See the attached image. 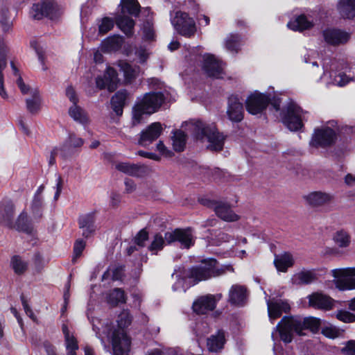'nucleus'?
Returning a JSON list of instances; mask_svg holds the SVG:
<instances>
[{"instance_id":"f257e3e1","label":"nucleus","mask_w":355,"mask_h":355,"mask_svg":"<svg viewBox=\"0 0 355 355\" xmlns=\"http://www.w3.org/2000/svg\"><path fill=\"white\" fill-rule=\"evenodd\" d=\"M132 320V317L130 311L124 309L117 317L116 327H110L107 323L102 322L98 318H93L91 322L93 330L102 343H104V340L101 332L110 336L113 355H128L131 342L126 334L125 329L131 324Z\"/></svg>"},{"instance_id":"f03ea898","label":"nucleus","mask_w":355,"mask_h":355,"mask_svg":"<svg viewBox=\"0 0 355 355\" xmlns=\"http://www.w3.org/2000/svg\"><path fill=\"white\" fill-rule=\"evenodd\" d=\"M321 324V320L314 317H308L300 319L294 317H284L272 331L271 337L274 341L273 351L275 355L279 349V345L276 343L275 336L278 334L280 340L285 343H289L293 340V332L298 335H304L303 330L310 329L311 331H317Z\"/></svg>"},{"instance_id":"7ed1b4c3","label":"nucleus","mask_w":355,"mask_h":355,"mask_svg":"<svg viewBox=\"0 0 355 355\" xmlns=\"http://www.w3.org/2000/svg\"><path fill=\"white\" fill-rule=\"evenodd\" d=\"M187 125L197 139L208 143L207 146L208 149L212 151H219L223 149L225 136L218 131L214 124L198 121L189 122Z\"/></svg>"},{"instance_id":"20e7f679","label":"nucleus","mask_w":355,"mask_h":355,"mask_svg":"<svg viewBox=\"0 0 355 355\" xmlns=\"http://www.w3.org/2000/svg\"><path fill=\"white\" fill-rule=\"evenodd\" d=\"M227 272H234V268L231 265L218 266L216 259H203L199 266L191 268L187 276L197 283L223 275Z\"/></svg>"},{"instance_id":"39448f33","label":"nucleus","mask_w":355,"mask_h":355,"mask_svg":"<svg viewBox=\"0 0 355 355\" xmlns=\"http://www.w3.org/2000/svg\"><path fill=\"white\" fill-rule=\"evenodd\" d=\"M164 241L168 243L178 241L181 246L184 248H189L194 243L193 236L190 229H177L173 232H166L164 238L159 234L155 235L148 248L149 250L154 254L157 253V251L163 248Z\"/></svg>"},{"instance_id":"423d86ee","label":"nucleus","mask_w":355,"mask_h":355,"mask_svg":"<svg viewBox=\"0 0 355 355\" xmlns=\"http://www.w3.org/2000/svg\"><path fill=\"white\" fill-rule=\"evenodd\" d=\"M164 100L161 92H151L145 94L139 100L132 110V123H140L144 115H150L157 111Z\"/></svg>"},{"instance_id":"0eeeda50","label":"nucleus","mask_w":355,"mask_h":355,"mask_svg":"<svg viewBox=\"0 0 355 355\" xmlns=\"http://www.w3.org/2000/svg\"><path fill=\"white\" fill-rule=\"evenodd\" d=\"M336 123L328 122L314 130L310 145L313 147H327L333 145L337 139Z\"/></svg>"},{"instance_id":"6e6552de","label":"nucleus","mask_w":355,"mask_h":355,"mask_svg":"<svg viewBox=\"0 0 355 355\" xmlns=\"http://www.w3.org/2000/svg\"><path fill=\"white\" fill-rule=\"evenodd\" d=\"M170 17L172 26L179 34L190 37L196 32V22L187 12L172 11Z\"/></svg>"},{"instance_id":"1a4fd4ad","label":"nucleus","mask_w":355,"mask_h":355,"mask_svg":"<svg viewBox=\"0 0 355 355\" xmlns=\"http://www.w3.org/2000/svg\"><path fill=\"white\" fill-rule=\"evenodd\" d=\"M309 112L304 111L295 103L288 104L282 121L291 131H297L302 127L303 121L307 120Z\"/></svg>"},{"instance_id":"9d476101","label":"nucleus","mask_w":355,"mask_h":355,"mask_svg":"<svg viewBox=\"0 0 355 355\" xmlns=\"http://www.w3.org/2000/svg\"><path fill=\"white\" fill-rule=\"evenodd\" d=\"M62 13V8L53 0H44L34 4L30 11L31 16L35 19H40L43 17L56 19Z\"/></svg>"},{"instance_id":"9b49d317","label":"nucleus","mask_w":355,"mask_h":355,"mask_svg":"<svg viewBox=\"0 0 355 355\" xmlns=\"http://www.w3.org/2000/svg\"><path fill=\"white\" fill-rule=\"evenodd\" d=\"M334 284L340 291L355 289V268L334 269L331 270Z\"/></svg>"},{"instance_id":"f8f14e48","label":"nucleus","mask_w":355,"mask_h":355,"mask_svg":"<svg viewBox=\"0 0 355 355\" xmlns=\"http://www.w3.org/2000/svg\"><path fill=\"white\" fill-rule=\"evenodd\" d=\"M200 203L213 209L218 218L227 222H234L239 219V215L234 212L229 205L223 202H216L208 198H202Z\"/></svg>"},{"instance_id":"ddd939ff","label":"nucleus","mask_w":355,"mask_h":355,"mask_svg":"<svg viewBox=\"0 0 355 355\" xmlns=\"http://www.w3.org/2000/svg\"><path fill=\"white\" fill-rule=\"evenodd\" d=\"M336 63L332 62L329 67L327 65L324 66L323 76L320 79L326 80L327 85H334L339 87H343L355 78L347 75L345 72L335 71Z\"/></svg>"},{"instance_id":"4468645a","label":"nucleus","mask_w":355,"mask_h":355,"mask_svg":"<svg viewBox=\"0 0 355 355\" xmlns=\"http://www.w3.org/2000/svg\"><path fill=\"white\" fill-rule=\"evenodd\" d=\"M302 199L311 207L319 208L331 205L334 200V196L329 192L318 190L304 195Z\"/></svg>"},{"instance_id":"2eb2a0df","label":"nucleus","mask_w":355,"mask_h":355,"mask_svg":"<svg viewBox=\"0 0 355 355\" xmlns=\"http://www.w3.org/2000/svg\"><path fill=\"white\" fill-rule=\"evenodd\" d=\"M200 58H202V67L207 76L216 78L223 77V63L215 55L205 53L198 57V59ZM195 59H197V57H195Z\"/></svg>"},{"instance_id":"dca6fc26","label":"nucleus","mask_w":355,"mask_h":355,"mask_svg":"<svg viewBox=\"0 0 355 355\" xmlns=\"http://www.w3.org/2000/svg\"><path fill=\"white\" fill-rule=\"evenodd\" d=\"M222 294H208L198 297L193 303L192 309L197 314H206L213 311L222 298Z\"/></svg>"},{"instance_id":"f3484780","label":"nucleus","mask_w":355,"mask_h":355,"mask_svg":"<svg viewBox=\"0 0 355 355\" xmlns=\"http://www.w3.org/2000/svg\"><path fill=\"white\" fill-rule=\"evenodd\" d=\"M270 100L268 95L255 91L246 99L247 111L252 114H257L266 109Z\"/></svg>"},{"instance_id":"a211bd4d","label":"nucleus","mask_w":355,"mask_h":355,"mask_svg":"<svg viewBox=\"0 0 355 355\" xmlns=\"http://www.w3.org/2000/svg\"><path fill=\"white\" fill-rule=\"evenodd\" d=\"M118 82L116 71L110 67H107L103 74L98 75L96 78V87L98 89H107L110 92L117 88Z\"/></svg>"},{"instance_id":"6ab92c4d","label":"nucleus","mask_w":355,"mask_h":355,"mask_svg":"<svg viewBox=\"0 0 355 355\" xmlns=\"http://www.w3.org/2000/svg\"><path fill=\"white\" fill-rule=\"evenodd\" d=\"M317 22L313 14H301L293 17L287 24L289 29L302 32L313 28Z\"/></svg>"},{"instance_id":"aec40b11","label":"nucleus","mask_w":355,"mask_h":355,"mask_svg":"<svg viewBox=\"0 0 355 355\" xmlns=\"http://www.w3.org/2000/svg\"><path fill=\"white\" fill-rule=\"evenodd\" d=\"M162 130L160 123H153L141 132L139 144L142 146L150 144L160 136Z\"/></svg>"},{"instance_id":"412c9836","label":"nucleus","mask_w":355,"mask_h":355,"mask_svg":"<svg viewBox=\"0 0 355 355\" xmlns=\"http://www.w3.org/2000/svg\"><path fill=\"white\" fill-rule=\"evenodd\" d=\"M8 51L9 49L5 40L0 37V96L4 99L8 98V95L4 88L3 75V70L7 66V55Z\"/></svg>"},{"instance_id":"4be33fe9","label":"nucleus","mask_w":355,"mask_h":355,"mask_svg":"<svg viewBox=\"0 0 355 355\" xmlns=\"http://www.w3.org/2000/svg\"><path fill=\"white\" fill-rule=\"evenodd\" d=\"M311 306L323 310H331L334 306L335 300L320 293H315L309 296Z\"/></svg>"},{"instance_id":"5701e85b","label":"nucleus","mask_w":355,"mask_h":355,"mask_svg":"<svg viewBox=\"0 0 355 355\" xmlns=\"http://www.w3.org/2000/svg\"><path fill=\"white\" fill-rule=\"evenodd\" d=\"M227 116L232 121L239 122L243 118V103L236 96H231L228 99Z\"/></svg>"},{"instance_id":"b1692460","label":"nucleus","mask_w":355,"mask_h":355,"mask_svg":"<svg viewBox=\"0 0 355 355\" xmlns=\"http://www.w3.org/2000/svg\"><path fill=\"white\" fill-rule=\"evenodd\" d=\"M268 313L270 320L272 322L274 320L279 318L284 312L290 309V306L286 301L282 300H267Z\"/></svg>"},{"instance_id":"393cba45","label":"nucleus","mask_w":355,"mask_h":355,"mask_svg":"<svg viewBox=\"0 0 355 355\" xmlns=\"http://www.w3.org/2000/svg\"><path fill=\"white\" fill-rule=\"evenodd\" d=\"M323 37L327 43L338 45L347 42L349 39V34L339 29L328 28L323 31Z\"/></svg>"},{"instance_id":"a878e982","label":"nucleus","mask_w":355,"mask_h":355,"mask_svg":"<svg viewBox=\"0 0 355 355\" xmlns=\"http://www.w3.org/2000/svg\"><path fill=\"white\" fill-rule=\"evenodd\" d=\"M115 168L119 171L135 177H141L148 171V168L145 166L128 162H118L115 164Z\"/></svg>"},{"instance_id":"bb28decb","label":"nucleus","mask_w":355,"mask_h":355,"mask_svg":"<svg viewBox=\"0 0 355 355\" xmlns=\"http://www.w3.org/2000/svg\"><path fill=\"white\" fill-rule=\"evenodd\" d=\"M229 302L234 305L242 306L247 300V290L241 285L232 286L229 291Z\"/></svg>"},{"instance_id":"cd10ccee","label":"nucleus","mask_w":355,"mask_h":355,"mask_svg":"<svg viewBox=\"0 0 355 355\" xmlns=\"http://www.w3.org/2000/svg\"><path fill=\"white\" fill-rule=\"evenodd\" d=\"M62 331L64 337V343L67 355H76L78 349V341L73 335V332L67 324H63Z\"/></svg>"},{"instance_id":"c85d7f7f","label":"nucleus","mask_w":355,"mask_h":355,"mask_svg":"<svg viewBox=\"0 0 355 355\" xmlns=\"http://www.w3.org/2000/svg\"><path fill=\"white\" fill-rule=\"evenodd\" d=\"M336 10L340 16L346 19L355 18V0H338Z\"/></svg>"},{"instance_id":"c756f323","label":"nucleus","mask_w":355,"mask_h":355,"mask_svg":"<svg viewBox=\"0 0 355 355\" xmlns=\"http://www.w3.org/2000/svg\"><path fill=\"white\" fill-rule=\"evenodd\" d=\"M94 221V216L92 214H85L80 217L79 227L82 230V234L85 238H89L94 234L96 230Z\"/></svg>"},{"instance_id":"7c9ffc66","label":"nucleus","mask_w":355,"mask_h":355,"mask_svg":"<svg viewBox=\"0 0 355 355\" xmlns=\"http://www.w3.org/2000/svg\"><path fill=\"white\" fill-rule=\"evenodd\" d=\"M317 279V275L313 270H302L295 273L292 277V283L296 285L309 284Z\"/></svg>"},{"instance_id":"2f4dec72","label":"nucleus","mask_w":355,"mask_h":355,"mask_svg":"<svg viewBox=\"0 0 355 355\" xmlns=\"http://www.w3.org/2000/svg\"><path fill=\"white\" fill-rule=\"evenodd\" d=\"M274 264L279 272H285L294 264V259L291 254L285 252L275 256Z\"/></svg>"},{"instance_id":"473e14b6","label":"nucleus","mask_w":355,"mask_h":355,"mask_svg":"<svg viewBox=\"0 0 355 355\" xmlns=\"http://www.w3.org/2000/svg\"><path fill=\"white\" fill-rule=\"evenodd\" d=\"M225 343V333L223 331H218L216 334L211 335L207 342L209 351L216 352L223 349Z\"/></svg>"},{"instance_id":"72a5a7b5","label":"nucleus","mask_w":355,"mask_h":355,"mask_svg":"<svg viewBox=\"0 0 355 355\" xmlns=\"http://www.w3.org/2000/svg\"><path fill=\"white\" fill-rule=\"evenodd\" d=\"M84 141L80 137H77L75 135H70L69 139L61 146H60L63 151L60 153L62 157H64L69 154L73 152L76 148H79L83 146Z\"/></svg>"},{"instance_id":"f704fd0d","label":"nucleus","mask_w":355,"mask_h":355,"mask_svg":"<svg viewBox=\"0 0 355 355\" xmlns=\"http://www.w3.org/2000/svg\"><path fill=\"white\" fill-rule=\"evenodd\" d=\"M127 98L125 91H119L112 98L111 103L113 110L117 115H121L123 113V107Z\"/></svg>"},{"instance_id":"c9c22d12","label":"nucleus","mask_w":355,"mask_h":355,"mask_svg":"<svg viewBox=\"0 0 355 355\" xmlns=\"http://www.w3.org/2000/svg\"><path fill=\"white\" fill-rule=\"evenodd\" d=\"M69 116L76 122L85 125L89 121L85 111L77 104L73 105L69 110Z\"/></svg>"},{"instance_id":"e433bc0d","label":"nucleus","mask_w":355,"mask_h":355,"mask_svg":"<svg viewBox=\"0 0 355 355\" xmlns=\"http://www.w3.org/2000/svg\"><path fill=\"white\" fill-rule=\"evenodd\" d=\"M116 23L126 35L130 36L133 34L135 21L132 19L125 16H119Z\"/></svg>"},{"instance_id":"4c0bfd02","label":"nucleus","mask_w":355,"mask_h":355,"mask_svg":"<svg viewBox=\"0 0 355 355\" xmlns=\"http://www.w3.org/2000/svg\"><path fill=\"white\" fill-rule=\"evenodd\" d=\"M123 43V38L120 36H112L104 40L101 44V49L104 51H112L119 49Z\"/></svg>"},{"instance_id":"58836bf2","label":"nucleus","mask_w":355,"mask_h":355,"mask_svg":"<svg viewBox=\"0 0 355 355\" xmlns=\"http://www.w3.org/2000/svg\"><path fill=\"white\" fill-rule=\"evenodd\" d=\"M120 70L123 73L125 80L130 82L139 74V67H133L125 61H119L118 64Z\"/></svg>"},{"instance_id":"ea45409f","label":"nucleus","mask_w":355,"mask_h":355,"mask_svg":"<svg viewBox=\"0 0 355 355\" xmlns=\"http://www.w3.org/2000/svg\"><path fill=\"white\" fill-rule=\"evenodd\" d=\"M121 12L128 13L132 16H137L139 12V4L137 0H121Z\"/></svg>"},{"instance_id":"a19ab883","label":"nucleus","mask_w":355,"mask_h":355,"mask_svg":"<svg viewBox=\"0 0 355 355\" xmlns=\"http://www.w3.org/2000/svg\"><path fill=\"white\" fill-rule=\"evenodd\" d=\"M32 97L26 99V107L28 110L33 113H37L41 107V98L37 90L31 92Z\"/></svg>"},{"instance_id":"79ce46f5","label":"nucleus","mask_w":355,"mask_h":355,"mask_svg":"<svg viewBox=\"0 0 355 355\" xmlns=\"http://www.w3.org/2000/svg\"><path fill=\"white\" fill-rule=\"evenodd\" d=\"M126 301L125 295L120 288H115L110 292L107 296V302L112 305H117L119 303H125Z\"/></svg>"},{"instance_id":"37998d69","label":"nucleus","mask_w":355,"mask_h":355,"mask_svg":"<svg viewBox=\"0 0 355 355\" xmlns=\"http://www.w3.org/2000/svg\"><path fill=\"white\" fill-rule=\"evenodd\" d=\"M333 239L340 248H347L351 242L349 234L343 230L337 231L334 234Z\"/></svg>"},{"instance_id":"c03bdc74","label":"nucleus","mask_w":355,"mask_h":355,"mask_svg":"<svg viewBox=\"0 0 355 355\" xmlns=\"http://www.w3.org/2000/svg\"><path fill=\"white\" fill-rule=\"evenodd\" d=\"M172 141L174 150L178 152L182 151L185 146L186 135L182 130H176L173 132Z\"/></svg>"},{"instance_id":"a18cd8bd","label":"nucleus","mask_w":355,"mask_h":355,"mask_svg":"<svg viewBox=\"0 0 355 355\" xmlns=\"http://www.w3.org/2000/svg\"><path fill=\"white\" fill-rule=\"evenodd\" d=\"M241 39L238 35H230L225 40V47L231 53H237L240 49Z\"/></svg>"},{"instance_id":"49530a36","label":"nucleus","mask_w":355,"mask_h":355,"mask_svg":"<svg viewBox=\"0 0 355 355\" xmlns=\"http://www.w3.org/2000/svg\"><path fill=\"white\" fill-rule=\"evenodd\" d=\"M114 22L112 19L105 17L97 21L98 34L103 35L114 27Z\"/></svg>"},{"instance_id":"de8ad7c7","label":"nucleus","mask_w":355,"mask_h":355,"mask_svg":"<svg viewBox=\"0 0 355 355\" xmlns=\"http://www.w3.org/2000/svg\"><path fill=\"white\" fill-rule=\"evenodd\" d=\"M0 26L5 33H8L12 27V21L8 15L7 9H1L0 10Z\"/></svg>"},{"instance_id":"09e8293b","label":"nucleus","mask_w":355,"mask_h":355,"mask_svg":"<svg viewBox=\"0 0 355 355\" xmlns=\"http://www.w3.org/2000/svg\"><path fill=\"white\" fill-rule=\"evenodd\" d=\"M11 266L17 274L23 273L27 268V263L19 256H13L12 257Z\"/></svg>"},{"instance_id":"8fccbe9b","label":"nucleus","mask_w":355,"mask_h":355,"mask_svg":"<svg viewBox=\"0 0 355 355\" xmlns=\"http://www.w3.org/2000/svg\"><path fill=\"white\" fill-rule=\"evenodd\" d=\"M143 38L146 41H152L155 39V34L153 25L149 20L144 25L142 28Z\"/></svg>"},{"instance_id":"3c124183","label":"nucleus","mask_w":355,"mask_h":355,"mask_svg":"<svg viewBox=\"0 0 355 355\" xmlns=\"http://www.w3.org/2000/svg\"><path fill=\"white\" fill-rule=\"evenodd\" d=\"M336 316L338 320L343 322L349 323L355 322V314L345 310L338 311Z\"/></svg>"},{"instance_id":"603ef678","label":"nucleus","mask_w":355,"mask_h":355,"mask_svg":"<svg viewBox=\"0 0 355 355\" xmlns=\"http://www.w3.org/2000/svg\"><path fill=\"white\" fill-rule=\"evenodd\" d=\"M86 243L82 239H78L73 246V261H75L76 259L79 258L84 249L85 248Z\"/></svg>"},{"instance_id":"864d4df0","label":"nucleus","mask_w":355,"mask_h":355,"mask_svg":"<svg viewBox=\"0 0 355 355\" xmlns=\"http://www.w3.org/2000/svg\"><path fill=\"white\" fill-rule=\"evenodd\" d=\"M322 334L327 338L334 339L339 336L340 332L335 327L328 326L322 329Z\"/></svg>"},{"instance_id":"5fc2aeb1","label":"nucleus","mask_w":355,"mask_h":355,"mask_svg":"<svg viewBox=\"0 0 355 355\" xmlns=\"http://www.w3.org/2000/svg\"><path fill=\"white\" fill-rule=\"evenodd\" d=\"M156 150L165 157H171L173 155V152L168 149L163 141H159L156 145Z\"/></svg>"},{"instance_id":"6e6d98bb","label":"nucleus","mask_w":355,"mask_h":355,"mask_svg":"<svg viewBox=\"0 0 355 355\" xmlns=\"http://www.w3.org/2000/svg\"><path fill=\"white\" fill-rule=\"evenodd\" d=\"M148 239V233L144 230H141L135 237V243L137 245L143 247Z\"/></svg>"},{"instance_id":"4d7b16f0","label":"nucleus","mask_w":355,"mask_h":355,"mask_svg":"<svg viewBox=\"0 0 355 355\" xmlns=\"http://www.w3.org/2000/svg\"><path fill=\"white\" fill-rule=\"evenodd\" d=\"M341 352L345 355H355V341L351 340L342 348Z\"/></svg>"},{"instance_id":"13d9d810","label":"nucleus","mask_w":355,"mask_h":355,"mask_svg":"<svg viewBox=\"0 0 355 355\" xmlns=\"http://www.w3.org/2000/svg\"><path fill=\"white\" fill-rule=\"evenodd\" d=\"M316 55L318 54L315 52L313 51H309L307 55L304 56V62L306 63H311L313 67H318L317 61L315 60Z\"/></svg>"},{"instance_id":"bf43d9fd","label":"nucleus","mask_w":355,"mask_h":355,"mask_svg":"<svg viewBox=\"0 0 355 355\" xmlns=\"http://www.w3.org/2000/svg\"><path fill=\"white\" fill-rule=\"evenodd\" d=\"M66 95L73 105L77 103L78 98L74 89L71 86H69L66 89Z\"/></svg>"},{"instance_id":"052dcab7","label":"nucleus","mask_w":355,"mask_h":355,"mask_svg":"<svg viewBox=\"0 0 355 355\" xmlns=\"http://www.w3.org/2000/svg\"><path fill=\"white\" fill-rule=\"evenodd\" d=\"M136 55L139 59V62L144 63L148 58V52L146 49L140 48L136 51Z\"/></svg>"},{"instance_id":"680f3d73","label":"nucleus","mask_w":355,"mask_h":355,"mask_svg":"<svg viewBox=\"0 0 355 355\" xmlns=\"http://www.w3.org/2000/svg\"><path fill=\"white\" fill-rule=\"evenodd\" d=\"M231 239V236L225 232H219L217 235V239L214 241L216 245H219L223 242H228Z\"/></svg>"},{"instance_id":"e2e57ef3","label":"nucleus","mask_w":355,"mask_h":355,"mask_svg":"<svg viewBox=\"0 0 355 355\" xmlns=\"http://www.w3.org/2000/svg\"><path fill=\"white\" fill-rule=\"evenodd\" d=\"M5 211L6 213V217L5 218L0 219V222L4 223L6 225H11L10 220H11V217H12V213H13L12 206L11 205V206L8 207L5 210Z\"/></svg>"},{"instance_id":"0e129e2a","label":"nucleus","mask_w":355,"mask_h":355,"mask_svg":"<svg viewBox=\"0 0 355 355\" xmlns=\"http://www.w3.org/2000/svg\"><path fill=\"white\" fill-rule=\"evenodd\" d=\"M55 181H56V184H55L56 191H55V193L54 196V199L56 200L58 199V198L61 193L62 189V178L60 175H57Z\"/></svg>"},{"instance_id":"69168bd1","label":"nucleus","mask_w":355,"mask_h":355,"mask_svg":"<svg viewBox=\"0 0 355 355\" xmlns=\"http://www.w3.org/2000/svg\"><path fill=\"white\" fill-rule=\"evenodd\" d=\"M138 155L141 157L149 158L150 159H153L155 161L160 160V157L153 153H148V152H146V151H143V150H139L138 152Z\"/></svg>"},{"instance_id":"338daca9","label":"nucleus","mask_w":355,"mask_h":355,"mask_svg":"<svg viewBox=\"0 0 355 355\" xmlns=\"http://www.w3.org/2000/svg\"><path fill=\"white\" fill-rule=\"evenodd\" d=\"M63 151L60 147H55L51 152V157L49 158V164L52 165L55 163V158L56 156H61L60 153Z\"/></svg>"},{"instance_id":"774afa93","label":"nucleus","mask_w":355,"mask_h":355,"mask_svg":"<svg viewBox=\"0 0 355 355\" xmlns=\"http://www.w3.org/2000/svg\"><path fill=\"white\" fill-rule=\"evenodd\" d=\"M125 189L127 193H132L136 189V184L132 180H125Z\"/></svg>"}]
</instances>
